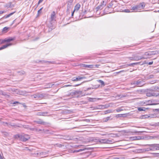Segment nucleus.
Returning a JSON list of instances; mask_svg holds the SVG:
<instances>
[{"mask_svg": "<svg viewBox=\"0 0 159 159\" xmlns=\"http://www.w3.org/2000/svg\"><path fill=\"white\" fill-rule=\"evenodd\" d=\"M146 96L148 97L153 96L156 97V92L153 90H148L146 92Z\"/></svg>", "mask_w": 159, "mask_h": 159, "instance_id": "nucleus-1", "label": "nucleus"}, {"mask_svg": "<svg viewBox=\"0 0 159 159\" xmlns=\"http://www.w3.org/2000/svg\"><path fill=\"white\" fill-rule=\"evenodd\" d=\"M31 97L32 98H36L37 99H42L44 97V96L43 94L37 93L33 95H32Z\"/></svg>", "mask_w": 159, "mask_h": 159, "instance_id": "nucleus-2", "label": "nucleus"}, {"mask_svg": "<svg viewBox=\"0 0 159 159\" xmlns=\"http://www.w3.org/2000/svg\"><path fill=\"white\" fill-rule=\"evenodd\" d=\"M15 39V38L10 37L9 38H6L3 40L0 39V43L2 44L5 42H10L14 40Z\"/></svg>", "mask_w": 159, "mask_h": 159, "instance_id": "nucleus-3", "label": "nucleus"}, {"mask_svg": "<svg viewBox=\"0 0 159 159\" xmlns=\"http://www.w3.org/2000/svg\"><path fill=\"white\" fill-rule=\"evenodd\" d=\"M99 142L101 143L106 144H111L113 142L112 140L108 139H101L99 140Z\"/></svg>", "mask_w": 159, "mask_h": 159, "instance_id": "nucleus-4", "label": "nucleus"}, {"mask_svg": "<svg viewBox=\"0 0 159 159\" xmlns=\"http://www.w3.org/2000/svg\"><path fill=\"white\" fill-rule=\"evenodd\" d=\"M34 122L37 124L43 125H47L49 124L48 123L43 121L42 119H39L38 120H34Z\"/></svg>", "mask_w": 159, "mask_h": 159, "instance_id": "nucleus-5", "label": "nucleus"}, {"mask_svg": "<svg viewBox=\"0 0 159 159\" xmlns=\"http://www.w3.org/2000/svg\"><path fill=\"white\" fill-rule=\"evenodd\" d=\"M148 58V57H140L138 56H134L132 60L135 61H139L142 59H146Z\"/></svg>", "mask_w": 159, "mask_h": 159, "instance_id": "nucleus-6", "label": "nucleus"}, {"mask_svg": "<svg viewBox=\"0 0 159 159\" xmlns=\"http://www.w3.org/2000/svg\"><path fill=\"white\" fill-rule=\"evenodd\" d=\"M30 138V137L29 135L25 134L24 135H21L20 139L21 141L25 142L27 141Z\"/></svg>", "mask_w": 159, "mask_h": 159, "instance_id": "nucleus-7", "label": "nucleus"}, {"mask_svg": "<svg viewBox=\"0 0 159 159\" xmlns=\"http://www.w3.org/2000/svg\"><path fill=\"white\" fill-rule=\"evenodd\" d=\"M150 144L146 145L145 146H148L149 147L148 148H143L142 150L143 152H148L149 151H153V148H152V146H151L150 145Z\"/></svg>", "mask_w": 159, "mask_h": 159, "instance_id": "nucleus-8", "label": "nucleus"}, {"mask_svg": "<svg viewBox=\"0 0 159 159\" xmlns=\"http://www.w3.org/2000/svg\"><path fill=\"white\" fill-rule=\"evenodd\" d=\"M152 146L153 151L159 150V144H153L150 145Z\"/></svg>", "mask_w": 159, "mask_h": 159, "instance_id": "nucleus-9", "label": "nucleus"}, {"mask_svg": "<svg viewBox=\"0 0 159 159\" xmlns=\"http://www.w3.org/2000/svg\"><path fill=\"white\" fill-rule=\"evenodd\" d=\"M86 78V77L84 76H79L73 78L72 80L74 81H78L79 80H80L82 79H85Z\"/></svg>", "mask_w": 159, "mask_h": 159, "instance_id": "nucleus-10", "label": "nucleus"}, {"mask_svg": "<svg viewBox=\"0 0 159 159\" xmlns=\"http://www.w3.org/2000/svg\"><path fill=\"white\" fill-rule=\"evenodd\" d=\"M80 66L82 67L87 68H93L94 67V65H86L83 64H82L80 65Z\"/></svg>", "mask_w": 159, "mask_h": 159, "instance_id": "nucleus-11", "label": "nucleus"}, {"mask_svg": "<svg viewBox=\"0 0 159 159\" xmlns=\"http://www.w3.org/2000/svg\"><path fill=\"white\" fill-rule=\"evenodd\" d=\"M48 112L47 111H43L38 112L37 114V115L39 116H48Z\"/></svg>", "mask_w": 159, "mask_h": 159, "instance_id": "nucleus-12", "label": "nucleus"}, {"mask_svg": "<svg viewBox=\"0 0 159 159\" xmlns=\"http://www.w3.org/2000/svg\"><path fill=\"white\" fill-rule=\"evenodd\" d=\"M143 81L142 80L139 79L136 81V85H138L139 86H141L143 85Z\"/></svg>", "mask_w": 159, "mask_h": 159, "instance_id": "nucleus-13", "label": "nucleus"}, {"mask_svg": "<svg viewBox=\"0 0 159 159\" xmlns=\"http://www.w3.org/2000/svg\"><path fill=\"white\" fill-rule=\"evenodd\" d=\"M154 52H146L145 53L143 57H148V58L149 56L154 54Z\"/></svg>", "mask_w": 159, "mask_h": 159, "instance_id": "nucleus-14", "label": "nucleus"}, {"mask_svg": "<svg viewBox=\"0 0 159 159\" xmlns=\"http://www.w3.org/2000/svg\"><path fill=\"white\" fill-rule=\"evenodd\" d=\"M138 6L139 9H141V8L143 9L145 7V3L143 2L141 3L139 5H137Z\"/></svg>", "mask_w": 159, "mask_h": 159, "instance_id": "nucleus-15", "label": "nucleus"}, {"mask_svg": "<svg viewBox=\"0 0 159 159\" xmlns=\"http://www.w3.org/2000/svg\"><path fill=\"white\" fill-rule=\"evenodd\" d=\"M12 45V43H7L6 45H4L2 46L0 48V50L3 49H5L8 46H11Z\"/></svg>", "mask_w": 159, "mask_h": 159, "instance_id": "nucleus-16", "label": "nucleus"}, {"mask_svg": "<svg viewBox=\"0 0 159 159\" xmlns=\"http://www.w3.org/2000/svg\"><path fill=\"white\" fill-rule=\"evenodd\" d=\"M152 102V101H151L150 100H148L146 102H143V105L145 106V105H153L154 104L151 103L150 102Z\"/></svg>", "mask_w": 159, "mask_h": 159, "instance_id": "nucleus-17", "label": "nucleus"}, {"mask_svg": "<svg viewBox=\"0 0 159 159\" xmlns=\"http://www.w3.org/2000/svg\"><path fill=\"white\" fill-rule=\"evenodd\" d=\"M55 14V12L54 11H53L51 14V18L52 21L55 20V18H56Z\"/></svg>", "mask_w": 159, "mask_h": 159, "instance_id": "nucleus-18", "label": "nucleus"}, {"mask_svg": "<svg viewBox=\"0 0 159 159\" xmlns=\"http://www.w3.org/2000/svg\"><path fill=\"white\" fill-rule=\"evenodd\" d=\"M148 109V108H145V107H139L138 108V110L139 111H145Z\"/></svg>", "mask_w": 159, "mask_h": 159, "instance_id": "nucleus-19", "label": "nucleus"}, {"mask_svg": "<svg viewBox=\"0 0 159 159\" xmlns=\"http://www.w3.org/2000/svg\"><path fill=\"white\" fill-rule=\"evenodd\" d=\"M86 150H88L87 148H85L82 149H80L78 150H75L73 152H80L81 151H84Z\"/></svg>", "mask_w": 159, "mask_h": 159, "instance_id": "nucleus-20", "label": "nucleus"}, {"mask_svg": "<svg viewBox=\"0 0 159 159\" xmlns=\"http://www.w3.org/2000/svg\"><path fill=\"white\" fill-rule=\"evenodd\" d=\"M80 7V5L79 4H77L75 7L74 11H78Z\"/></svg>", "mask_w": 159, "mask_h": 159, "instance_id": "nucleus-21", "label": "nucleus"}, {"mask_svg": "<svg viewBox=\"0 0 159 159\" xmlns=\"http://www.w3.org/2000/svg\"><path fill=\"white\" fill-rule=\"evenodd\" d=\"M15 12H12V13H10V14H9L8 15H7V16H4L2 18H8L9 17H10L11 16V15H13L15 13Z\"/></svg>", "mask_w": 159, "mask_h": 159, "instance_id": "nucleus-22", "label": "nucleus"}, {"mask_svg": "<svg viewBox=\"0 0 159 159\" xmlns=\"http://www.w3.org/2000/svg\"><path fill=\"white\" fill-rule=\"evenodd\" d=\"M54 146L55 147L61 148L64 146V145L61 144L57 143L54 145Z\"/></svg>", "mask_w": 159, "mask_h": 159, "instance_id": "nucleus-23", "label": "nucleus"}, {"mask_svg": "<svg viewBox=\"0 0 159 159\" xmlns=\"http://www.w3.org/2000/svg\"><path fill=\"white\" fill-rule=\"evenodd\" d=\"M73 2V0H69L67 3V7H70V6L72 5V2Z\"/></svg>", "mask_w": 159, "mask_h": 159, "instance_id": "nucleus-24", "label": "nucleus"}, {"mask_svg": "<svg viewBox=\"0 0 159 159\" xmlns=\"http://www.w3.org/2000/svg\"><path fill=\"white\" fill-rule=\"evenodd\" d=\"M138 63H130L129 64H128L127 65H126V66H133L134 65H136L138 64Z\"/></svg>", "mask_w": 159, "mask_h": 159, "instance_id": "nucleus-25", "label": "nucleus"}, {"mask_svg": "<svg viewBox=\"0 0 159 159\" xmlns=\"http://www.w3.org/2000/svg\"><path fill=\"white\" fill-rule=\"evenodd\" d=\"M98 81L101 84L102 86H104L105 85L104 83L102 80H98Z\"/></svg>", "mask_w": 159, "mask_h": 159, "instance_id": "nucleus-26", "label": "nucleus"}, {"mask_svg": "<svg viewBox=\"0 0 159 159\" xmlns=\"http://www.w3.org/2000/svg\"><path fill=\"white\" fill-rule=\"evenodd\" d=\"M139 9L138 8V6L137 5L135 6L132 7L131 10L135 11L136 10Z\"/></svg>", "mask_w": 159, "mask_h": 159, "instance_id": "nucleus-27", "label": "nucleus"}, {"mask_svg": "<svg viewBox=\"0 0 159 159\" xmlns=\"http://www.w3.org/2000/svg\"><path fill=\"white\" fill-rule=\"evenodd\" d=\"M54 84H52V83H49L47 85L46 87L45 88H50L52 87L53 85Z\"/></svg>", "mask_w": 159, "mask_h": 159, "instance_id": "nucleus-28", "label": "nucleus"}, {"mask_svg": "<svg viewBox=\"0 0 159 159\" xmlns=\"http://www.w3.org/2000/svg\"><path fill=\"white\" fill-rule=\"evenodd\" d=\"M103 7L101 6V5H99L97 7H96L97 11H98L99 10H101L103 8Z\"/></svg>", "mask_w": 159, "mask_h": 159, "instance_id": "nucleus-29", "label": "nucleus"}, {"mask_svg": "<svg viewBox=\"0 0 159 159\" xmlns=\"http://www.w3.org/2000/svg\"><path fill=\"white\" fill-rule=\"evenodd\" d=\"M0 94H1L4 96H6L7 95L6 93L3 91L2 90H0Z\"/></svg>", "mask_w": 159, "mask_h": 159, "instance_id": "nucleus-30", "label": "nucleus"}, {"mask_svg": "<svg viewBox=\"0 0 159 159\" xmlns=\"http://www.w3.org/2000/svg\"><path fill=\"white\" fill-rule=\"evenodd\" d=\"M44 131V129L42 130L41 129H39L37 128H35V131L36 132H39L40 131Z\"/></svg>", "mask_w": 159, "mask_h": 159, "instance_id": "nucleus-31", "label": "nucleus"}, {"mask_svg": "<svg viewBox=\"0 0 159 159\" xmlns=\"http://www.w3.org/2000/svg\"><path fill=\"white\" fill-rule=\"evenodd\" d=\"M21 135H20L19 134H16L15 136V137L16 138H17V139L19 138L20 139V137H21Z\"/></svg>", "mask_w": 159, "mask_h": 159, "instance_id": "nucleus-32", "label": "nucleus"}, {"mask_svg": "<svg viewBox=\"0 0 159 159\" xmlns=\"http://www.w3.org/2000/svg\"><path fill=\"white\" fill-rule=\"evenodd\" d=\"M96 99L94 98H89V100L90 102H94L95 101Z\"/></svg>", "mask_w": 159, "mask_h": 159, "instance_id": "nucleus-33", "label": "nucleus"}, {"mask_svg": "<svg viewBox=\"0 0 159 159\" xmlns=\"http://www.w3.org/2000/svg\"><path fill=\"white\" fill-rule=\"evenodd\" d=\"M116 111L117 112H119L121 111H122L123 110L121 108H118L116 109Z\"/></svg>", "mask_w": 159, "mask_h": 159, "instance_id": "nucleus-34", "label": "nucleus"}, {"mask_svg": "<svg viewBox=\"0 0 159 159\" xmlns=\"http://www.w3.org/2000/svg\"><path fill=\"white\" fill-rule=\"evenodd\" d=\"M100 5L101 6L103 7H104L105 5V2L103 1L101 3Z\"/></svg>", "mask_w": 159, "mask_h": 159, "instance_id": "nucleus-35", "label": "nucleus"}, {"mask_svg": "<svg viewBox=\"0 0 159 159\" xmlns=\"http://www.w3.org/2000/svg\"><path fill=\"white\" fill-rule=\"evenodd\" d=\"M110 117H107L106 118H105L104 119V121L105 122H107V121H108Z\"/></svg>", "mask_w": 159, "mask_h": 159, "instance_id": "nucleus-36", "label": "nucleus"}, {"mask_svg": "<svg viewBox=\"0 0 159 159\" xmlns=\"http://www.w3.org/2000/svg\"><path fill=\"white\" fill-rule=\"evenodd\" d=\"M23 127L25 128V129H30V127L29 126V125H25L23 126Z\"/></svg>", "mask_w": 159, "mask_h": 159, "instance_id": "nucleus-37", "label": "nucleus"}, {"mask_svg": "<svg viewBox=\"0 0 159 159\" xmlns=\"http://www.w3.org/2000/svg\"><path fill=\"white\" fill-rule=\"evenodd\" d=\"M124 12H132L133 11H130V10L129 9H125L124 10Z\"/></svg>", "mask_w": 159, "mask_h": 159, "instance_id": "nucleus-38", "label": "nucleus"}, {"mask_svg": "<svg viewBox=\"0 0 159 159\" xmlns=\"http://www.w3.org/2000/svg\"><path fill=\"white\" fill-rule=\"evenodd\" d=\"M8 29V28L6 27H4L3 29V31H7Z\"/></svg>", "mask_w": 159, "mask_h": 159, "instance_id": "nucleus-39", "label": "nucleus"}, {"mask_svg": "<svg viewBox=\"0 0 159 159\" xmlns=\"http://www.w3.org/2000/svg\"><path fill=\"white\" fill-rule=\"evenodd\" d=\"M131 84L132 85L134 84V85H136V81H133V82H132L131 83Z\"/></svg>", "mask_w": 159, "mask_h": 159, "instance_id": "nucleus-40", "label": "nucleus"}, {"mask_svg": "<svg viewBox=\"0 0 159 159\" xmlns=\"http://www.w3.org/2000/svg\"><path fill=\"white\" fill-rule=\"evenodd\" d=\"M111 111L110 110H108L106 111V113L105 114H106L107 113H109L111 112Z\"/></svg>", "mask_w": 159, "mask_h": 159, "instance_id": "nucleus-41", "label": "nucleus"}, {"mask_svg": "<svg viewBox=\"0 0 159 159\" xmlns=\"http://www.w3.org/2000/svg\"><path fill=\"white\" fill-rule=\"evenodd\" d=\"M20 73L21 75H24L25 74V72L24 71H21V72H20Z\"/></svg>", "mask_w": 159, "mask_h": 159, "instance_id": "nucleus-42", "label": "nucleus"}, {"mask_svg": "<svg viewBox=\"0 0 159 159\" xmlns=\"http://www.w3.org/2000/svg\"><path fill=\"white\" fill-rule=\"evenodd\" d=\"M30 130L33 131H35V128H30Z\"/></svg>", "mask_w": 159, "mask_h": 159, "instance_id": "nucleus-43", "label": "nucleus"}, {"mask_svg": "<svg viewBox=\"0 0 159 159\" xmlns=\"http://www.w3.org/2000/svg\"><path fill=\"white\" fill-rule=\"evenodd\" d=\"M100 65H94V68H98L99 67V66H100Z\"/></svg>", "mask_w": 159, "mask_h": 159, "instance_id": "nucleus-44", "label": "nucleus"}, {"mask_svg": "<svg viewBox=\"0 0 159 159\" xmlns=\"http://www.w3.org/2000/svg\"><path fill=\"white\" fill-rule=\"evenodd\" d=\"M42 8H40L38 11V14H39L41 13V10L42 9Z\"/></svg>", "mask_w": 159, "mask_h": 159, "instance_id": "nucleus-45", "label": "nucleus"}, {"mask_svg": "<svg viewBox=\"0 0 159 159\" xmlns=\"http://www.w3.org/2000/svg\"><path fill=\"white\" fill-rule=\"evenodd\" d=\"M5 11H0V14H2L4 13H5Z\"/></svg>", "mask_w": 159, "mask_h": 159, "instance_id": "nucleus-46", "label": "nucleus"}, {"mask_svg": "<svg viewBox=\"0 0 159 159\" xmlns=\"http://www.w3.org/2000/svg\"><path fill=\"white\" fill-rule=\"evenodd\" d=\"M43 0H39L38 2V4H40V3L42 2L43 1Z\"/></svg>", "mask_w": 159, "mask_h": 159, "instance_id": "nucleus-47", "label": "nucleus"}, {"mask_svg": "<svg viewBox=\"0 0 159 159\" xmlns=\"http://www.w3.org/2000/svg\"><path fill=\"white\" fill-rule=\"evenodd\" d=\"M156 97L157 96H159V92L157 93L156 92Z\"/></svg>", "mask_w": 159, "mask_h": 159, "instance_id": "nucleus-48", "label": "nucleus"}, {"mask_svg": "<svg viewBox=\"0 0 159 159\" xmlns=\"http://www.w3.org/2000/svg\"><path fill=\"white\" fill-rule=\"evenodd\" d=\"M153 61L150 62L148 63V64L149 65H151L153 64Z\"/></svg>", "mask_w": 159, "mask_h": 159, "instance_id": "nucleus-49", "label": "nucleus"}, {"mask_svg": "<svg viewBox=\"0 0 159 159\" xmlns=\"http://www.w3.org/2000/svg\"><path fill=\"white\" fill-rule=\"evenodd\" d=\"M16 103H20L19 102L17 101H16L13 103V104H16Z\"/></svg>", "mask_w": 159, "mask_h": 159, "instance_id": "nucleus-50", "label": "nucleus"}, {"mask_svg": "<svg viewBox=\"0 0 159 159\" xmlns=\"http://www.w3.org/2000/svg\"><path fill=\"white\" fill-rule=\"evenodd\" d=\"M16 20V19H15V20H13L12 22V25L15 22V21Z\"/></svg>", "mask_w": 159, "mask_h": 159, "instance_id": "nucleus-51", "label": "nucleus"}, {"mask_svg": "<svg viewBox=\"0 0 159 159\" xmlns=\"http://www.w3.org/2000/svg\"><path fill=\"white\" fill-rule=\"evenodd\" d=\"M70 85H64V87H68V86H70Z\"/></svg>", "mask_w": 159, "mask_h": 159, "instance_id": "nucleus-52", "label": "nucleus"}, {"mask_svg": "<svg viewBox=\"0 0 159 159\" xmlns=\"http://www.w3.org/2000/svg\"><path fill=\"white\" fill-rule=\"evenodd\" d=\"M0 159H3L1 155V154H0Z\"/></svg>", "mask_w": 159, "mask_h": 159, "instance_id": "nucleus-53", "label": "nucleus"}, {"mask_svg": "<svg viewBox=\"0 0 159 159\" xmlns=\"http://www.w3.org/2000/svg\"><path fill=\"white\" fill-rule=\"evenodd\" d=\"M44 61L45 62H46V63L47 62L51 63V62H49V61ZM51 63H52V62H51Z\"/></svg>", "mask_w": 159, "mask_h": 159, "instance_id": "nucleus-54", "label": "nucleus"}, {"mask_svg": "<svg viewBox=\"0 0 159 159\" xmlns=\"http://www.w3.org/2000/svg\"><path fill=\"white\" fill-rule=\"evenodd\" d=\"M75 11H74V10L73 11V12L72 13L71 16H72L73 15Z\"/></svg>", "mask_w": 159, "mask_h": 159, "instance_id": "nucleus-55", "label": "nucleus"}, {"mask_svg": "<svg viewBox=\"0 0 159 159\" xmlns=\"http://www.w3.org/2000/svg\"><path fill=\"white\" fill-rule=\"evenodd\" d=\"M156 125H157V126L159 125V123L158 122V123H157Z\"/></svg>", "mask_w": 159, "mask_h": 159, "instance_id": "nucleus-56", "label": "nucleus"}, {"mask_svg": "<svg viewBox=\"0 0 159 159\" xmlns=\"http://www.w3.org/2000/svg\"><path fill=\"white\" fill-rule=\"evenodd\" d=\"M86 121L87 122H89L90 121V120H86Z\"/></svg>", "mask_w": 159, "mask_h": 159, "instance_id": "nucleus-57", "label": "nucleus"}, {"mask_svg": "<svg viewBox=\"0 0 159 159\" xmlns=\"http://www.w3.org/2000/svg\"><path fill=\"white\" fill-rule=\"evenodd\" d=\"M133 57H130V60H132V59H133Z\"/></svg>", "mask_w": 159, "mask_h": 159, "instance_id": "nucleus-58", "label": "nucleus"}, {"mask_svg": "<svg viewBox=\"0 0 159 159\" xmlns=\"http://www.w3.org/2000/svg\"><path fill=\"white\" fill-rule=\"evenodd\" d=\"M71 94H75V92H72V93H71Z\"/></svg>", "mask_w": 159, "mask_h": 159, "instance_id": "nucleus-59", "label": "nucleus"}, {"mask_svg": "<svg viewBox=\"0 0 159 159\" xmlns=\"http://www.w3.org/2000/svg\"><path fill=\"white\" fill-rule=\"evenodd\" d=\"M121 71H119V72H117V73H120Z\"/></svg>", "mask_w": 159, "mask_h": 159, "instance_id": "nucleus-60", "label": "nucleus"}, {"mask_svg": "<svg viewBox=\"0 0 159 159\" xmlns=\"http://www.w3.org/2000/svg\"><path fill=\"white\" fill-rule=\"evenodd\" d=\"M157 89H159V87H158Z\"/></svg>", "mask_w": 159, "mask_h": 159, "instance_id": "nucleus-61", "label": "nucleus"}, {"mask_svg": "<svg viewBox=\"0 0 159 159\" xmlns=\"http://www.w3.org/2000/svg\"><path fill=\"white\" fill-rule=\"evenodd\" d=\"M36 63H38V62H38H38H37V61H36Z\"/></svg>", "mask_w": 159, "mask_h": 159, "instance_id": "nucleus-62", "label": "nucleus"}, {"mask_svg": "<svg viewBox=\"0 0 159 159\" xmlns=\"http://www.w3.org/2000/svg\"><path fill=\"white\" fill-rule=\"evenodd\" d=\"M53 29V28H51V29Z\"/></svg>", "mask_w": 159, "mask_h": 159, "instance_id": "nucleus-63", "label": "nucleus"}, {"mask_svg": "<svg viewBox=\"0 0 159 159\" xmlns=\"http://www.w3.org/2000/svg\"><path fill=\"white\" fill-rule=\"evenodd\" d=\"M158 12H159V10H158Z\"/></svg>", "mask_w": 159, "mask_h": 159, "instance_id": "nucleus-64", "label": "nucleus"}]
</instances>
